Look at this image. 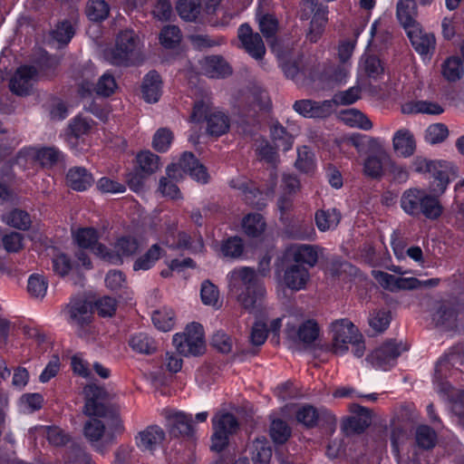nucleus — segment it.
I'll return each instance as SVG.
<instances>
[{"label":"nucleus","mask_w":464,"mask_h":464,"mask_svg":"<svg viewBox=\"0 0 464 464\" xmlns=\"http://www.w3.org/2000/svg\"><path fill=\"white\" fill-rule=\"evenodd\" d=\"M295 165L298 170L304 173H310L314 170V155L307 147L304 146L298 150Z\"/></svg>","instance_id":"obj_56"},{"label":"nucleus","mask_w":464,"mask_h":464,"mask_svg":"<svg viewBox=\"0 0 464 464\" xmlns=\"http://www.w3.org/2000/svg\"><path fill=\"white\" fill-rule=\"evenodd\" d=\"M259 29L266 41L273 44L274 36L278 30V21L272 14H265L259 18Z\"/></svg>","instance_id":"obj_54"},{"label":"nucleus","mask_w":464,"mask_h":464,"mask_svg":"<svg viewBox=\"0 0 464 464\" xmlns=\"http://www.w3.org/2000/svg\"><path fill=\"white\" fill-rule=\"evenodd\" d=\"M117 84L114 77L111 74L105 73L98 81L95 91L97 94L108 97L113 93Z\"/></svg>","instance_id":"obj_64"},{"label":"nucleus","mask_w":464,"mask_h":464,"mask_svg":"<svg viewBox=\"0 0 464 464\" xmlns=\"http://www.w3.org/2000/svg\"><path fill=\"white\" fill-rule=\"evenodd\" d=\"M403 350H406V347H402L401 343L389 341L369 354L366 360L376 368L388 370L395 364L396 359Z\"/></svg>","instance_id":"obj_16"},{"label":"nucleus","mask_w":464,"mask_h":464,"mask_svg":"<svg viewBox=\"0 0 464 464\" xmlns=\"http://www.w3.org/2000/svg\"><path fill=\"white\" fill-rule=\"evenodd\" d=\"M212 425L211 450L219 452L227 445L229 436L237 430L238 422L233 414L219 412L213 417Z\"/></svg>","instance_id":"obj_11"},{"label":"nucleus","mask_w":464,"mask_h":464,"mask_svg":"<svg viewBox=\"0 0 464 464\" xmlns=\"http://www.w3.org/2000/svg\"><path fill=\"white\" fill-rule=\"evenodd\" d=\"M129 344L133 351L140 353L150 354L156 351L154 340L145 333L133 334L129 341Z\"/></svg>","instance_id":"obj_40"},{"label":"nucleus","mask_w":464,"mask_h":464,"mask_svg":"<svg viewBox=\"0 0 464 464\" xmlns=\"http://www.w3.org/2000/svg\"><path fill=\"white\" fill-rule=\"evenodd\" d=\"M190 118L194 121L205 120L207 132L210 136L219 137L229 130L228 117L204 101L195 103Z\"/></svg>","instance_id":"obj_5"},{"label":"nucleus","mask_w":464,"mask_h":464,"mask_svg":"<svg viewBox=\"0 0 464 464\" xmlns=\"http://www.w3.org/2000/svg\"><path fill=\"white\" fill-rule=\"evenodd\" d=\"M277 175L275 171L270 173V186L265 190L261 191L256 185L251 182H242L238 184L237 188L245 196L246 200H270L271 195L274 194L275 187L276 185Z\"/></svg>","instance_id":"obj_25"},{"label":"nucleus","mask_w":464,"mask_h":464,"mask_svg":"<svg viewBox=\"0 0 464 464\" xmlns=\"http://www.w3.org/2000/svg\"><path fill=\"white\" fill-rule=\"evenodd\" d=\"M315 224L322 232L334 229L340 222L341 213L336 208L320 209L315 213Z\"/></svg>","instance_id":"obj_30"},{"label":"nucleus","mask_w":464,"mask_h":464,"mask_svg":"<svg viewBox=\"0 0 464 464\" xmlns=\"http://www.w3.org/2000/svg\"><path fill=\"white\" fill-rule=\"evenodd\" d=\"M319 326L314 320H299L297 314L287 317L285 334L294 343L311 344L319 335Z\"/></svg>","instance_id":"obj_10"},{"label":"nucleus","mask_w":464,"mask_h":464,"mask_svg":"<svg viewBox=\"0 0 464 464\" xmlns=\"http://www.w3.org/2000/svg\"><path fill=\"white\" fill-rule=\"evenodd\" d=\"M64 313L68 323L76 327L78 335L87 338L92 333V304L83 297H76L67 304Z\"/></svg>","instance_id":"obj_6"},{"label":"nucleus","mask_w":464,"mask_h":464,"mask_svg":"<svg viewBox=\"0 0 464 464\" xmlns=\"http://www.w3.org/2000/svg\"><path fill=\"white\" fill-rule=\"evenodd\" d=\"M310 280L308 269L298 264H288L284 269L282 284L292 291L305 289Z\"/></svg>","instance_id":"obj_19"},{"label":"nucleus","mask_w":464,"mask_h":464,"mask_svg":"<svg viewBox=\"0 0 464 464\" xmlns=\"http://www.w3.org/2000/svg\"><path fill=\"white\" fill-rule=\"evenodd\" d=\"M327 22L326 11L324 8H319L316 13L312 16L309 30L306 34V38L311 43H316L322 36L325 24Z\"/></svg>","instance_id":"obj_37"},{"label":"nucleus","mask_w":464,"mask_h":464,"mask_svg":"<svg viewBox=\"0 0 464 464\" xmlns=\"http://www.w3.org/2000/svg\"><path fill=\"white\" fill-rule=\"evenodd\" d=\"M349 409L353 416L347 419L345 429L356 433L364 431L372 423V411L356 403L351 404Z\"/></svg>","instance_id":"obj_23"},{"label":"nucleus","mask_w":464,"mask_h":464,"mask_svg":"<svg viewBox=\"0 0 464 464\" xmlns=\"http://www.w3.org/2000/svg\"><path fill=\"white\" fill-rule=\"evenodd\" d=\"M291 430L282 420H274L270 426V436L275 443H285L290 437Z\"/></svg>","instance_id":"obj_55"},{"label":"nucleus","mask_w":464,"mask_h":464,"mask_svg":"<svg viewBox=\"0 0 464 464\" xmlns=\"http://www.w3.org/2000/svg\"><path fill=\"white\" fill-rule=\"evenodd\" d=\"M256 152L260 160H265L266 163L270 164L273 168L276 167V164L279 161L278 155L276 152V146L273 147L268 141H263L258 148L256 149Z\"/></svg>","instance_id":"obj_61"},{"label":"nucleus","mask_w":464,"mask_h":464,"mask_svg":"<svg viewBox=\"0 0 464 464\" xmlns=\"http://www.w3.org/2000/svg\"><path fill=\"white\" fill-rule=\"evenodd\" d=\"M138 168L137 170L145 176L153 174L160 167V157L150 151H142L136 157Z\"/></svg>","instance_id":"obj_39"},{"label":"nucleus","mask_w":464,"mask_h":464,"mask_svg":"<svg viewBox=\"0 0 464 464\" xmlns=\"http://www.w3.org/2000/svg\"><path fill=\"white\" fill-rule=\"evenodd\" d=\"M25 154L34 162L46 169L53 168L63 158L62 152L54 147L28 148Z\"/></svg>","instance_id":"obj_22"},{"label":"nucleus","mask_w":464,"mask_h":464,"mask_svg":"<svg viewBox=\"0 0 464 464\" xmlns=\"http://www.w3.org/2000/svg\"><path fill=\"white\" fill-rule=\"evenodd\" d=\"M441 72L449 82L459 80L464 72L460 58L456 56L448 58L442 64Z\"/></svg>","instance_id":"obj_44"},{"label":"nucleus","mask_w":464,"mask_h":464,"mask_svg":"<svg viewBox=\"0 0 464 464\" xmlns=\"http://www.w3.org/2000/svg\"><path fill=\"white\" fill-rule=\"evenodd\" d=\"M161 79L160 74L155 72H150L144 78L142 83L143 98L148 102H158L160 96Z\"/></svg>","instance_id":"obj_31"},{"label":"nucleus","mask_w":464,"mask_h":464,"mask_svg":"<svg viewBox=\"0 0 464 464\" xmlns=\"http://www.w3.org/2000/svg\"><path fill=\"white\" fill-rule=\"evenodd\" d=\"M294 109L296 112L307 118H326L334 111L333 102L330 100L323 102L300 100L295 102Z\"/></svg>","instance_id":"obj_20"},{"label":"nucleus","mask_w":464,"mask_h":464,"mask_svg":"<svg viewBox=\"0 0 464 464\" xmlns=\"http://www.w3.org/2000/svg\"><path fill=\"white\" fill-rule=\"evenodd\" d=\"M267 335L266 324L262 322H256L251 328L249 342L254 346H261L267 339Z\"/></svg>","instance_id":"obj_63"},{"label":"nucleus","mask_w":464,"mask_h":464,"mask_svg":"<svg viewBox=\"0 0 464 464\" xmlns=\"http://www.w3.org/2000/svg\"><path fill=\"white\" fill-rule=\"evenodd\" d=\"M160 256V247L159 245L154 244L151 247L140 257H139L134 265V270H148L154 266L156 261Z\"/></svg>","instance_id":"obj_51"},{"label":"nucleus","mask_w":464,"mask_h":464,"mask_svg":"<svg viewBox=\"0 0 464 464\" xmlns=\"http://www.w3.org/2000/svg\"><path fill=\"white\" fill-rule=\"evenodd\" d=\"M91 417L83 425V435L92 448L104 454L116 442L119 435L124 431V425L120 415L102 418Z\"/></svg>","instance_id":"obj_2"},{"label":"nucleus","mask_w":464,"mask_h":464,"mask_svg":"<svg viewBox=\"0 0 464 464\" xmlns=\"http://www.w3.org/2000/svg\"><path fill=\"white\" fill-rule=\"evenodd\" d=\"M139 245L135 238L123 237L117 240L114 250L109 251L104 246H98L96 256L111 264L121 262V256H129L136 253Z\"/></svg>","instance_id":"obj_17"},{"label":"nucleus","mask_w":464,"mask_h":464,"mask_svg":"<svg viewBox=\"0 0 464 464\" xmlns=\"http://www.w3.org/2000/svg\"><path fill=\"white\" fill-rule=\"evenodd\" d=\"M412 168L415 172L430 173L433 177L430 188L435 195L444 193L450 182L449 166L446 163L416 157L412 161Z\"/></svg>","instance_id":"obj_9"},{"label":"nucleus","mask_w":464,"mask_h":464,"mask_svg":"<svg viewBox=\"0 0 464 464\" xmlns=\"http://www.w3.org/2000/svg\"><path fill=\"white\" fill-rule=\"evenodd\" d=\"M237 37L249 55L256 60L263 59L266 53V46L258 33H254L247 24H244L238 28Z\"/></svg>","instance_id":"obj_18"},{"label":"nucleus","mask_w":464,"mask_h":464,"mask_svg":"<svg viewBox=\"0 0 464 464\" xmlns=\"http://www.w3.org/2000/svg\"><path fill=\"white\" fill-rule=\"evenodd\" d=\"M393 149L403 157L411 156L416 149L413 135L408 130H398L392 140Z\"/></svg>","instance_id":"obj_29"},{"label":"nucleus","mask_w":464,"mask_h":464,"mask_svg":"<svg viewBox=\"0 0 464 464\" xmlns=\"http://www.w3.org/2000/svg\"><path fill=\"white\" fill-rule=\"evenodd\" d=\"M289 234L294 239L313 240L315 237V230L310 221H301L293 224L289 228Z\"/></svg>","instance_id":"obj_49"},{"label":"nucleus","mask_w":464,"mask_h":464,"mask_svg":"<svg viewBox=\"0 0 464 464\" xmlns=\"http://www.w3.org/2000/svg\"><path fill=\"white\" fill-rule=\"evenodd\" d=\"M160 40L166 48L175 47L181 40L179 28L176 25L165 26L160 32Z\"/></svg>","instance_id":"obj_57"},{"label":"nucleus","mask_w":464,"mask_h":464,"mask_svg":"<svg viewBox=\"0 0 464 464\" xmlns=\"http://www.w3.org/2000/svg\"><path fill=\"white\" fill-rule=\"evenodd\" d=\"M161 416L166 420V427L169 433L173 437H192L195 429L192 423V417L184 411L174 409H163Z\"/></svg>","instance_id":"obj_14"},{"label":"nucleus","mask_w":464,"mask_h":464,"mask_svg":"<svg viewBox=\"0 0 464 464\" xmlns=\"http://www.w3.org/2000/svg\"><path fill=\"white\" fill-rule=\"evenodd\" d=\"M272 140L276 149L286 151L293 145V136L280 123L276 122L270 129Z\"/></svg>","instance_id":"obj_38"},{"label":"nucleus","mask_w":464,"mask_h":464,"mask_svg":"<svg viewBox=\"0 0 464 464\" xmlns=\"http://www.w3.org/2000/svg\"><path fill=\"white\" fill-rule=\"evenodd\" d=\"M166 438L164 430L158 425H150L135 437L136 446L141 451L153 452Z\"/></svg>","instance_id":"obj_21"},{"label":"nucleus","mask_w":464,"mask_h":464,"mask_svg":"<svg viewBox=\"0 0 464 464\" xmlns=\"http://www.w3.org/2000/svg\"><path fill=\"white\" fill-rule=\"evenodd\" d=\"M418 11L415 0H400L397 4V18L406 30L419 24L416 21Z\"/></svg>","instance_id":"obj_27"},{"label":"nucleus","mask_w":464,"mask_h":464,"mask_svg":"<svg viewBox=\"0 0 464 464\" xmlns=\"http://www.w3.org/2000/svg\"><path fill=\"white\" fill-rule=\"evenodd\" d=\"M2 220L6 225L25 230L31 225V218L27 212L21 209H14L3 215Z\"/></svg>","instance_id":"obj_41"},{"label":"nucleus","mask_w":464,"mask_h":464,"mask_svg":"<svg viewBox=\"0 0 464 464\" xmlns=\"http://www.w3.org/2000/svg\"><path fill=\"white\" fill-rule=\"evenodd\" d=\"M370 154L363 162V174L371 179H380L384 174V167H390L391 170L397 171L398 176L404 174L402 169L392 160L390 155L373 138L368 139Z\"/></svg>","instance_id":"obj_4"},{"label":"nucleus","mask_w":464,"mask_h":464,"mask_svg":"<svg viewBox=\"0 0 464 464\" xmlns=\"http://www.w3.org/2000/svg\"><path fill=\"white\" fill-rule=\"evenodd\" d=\"M340 118L345 123L351 126H358L363 130H370L372 127V121L363 113L355 109L342 111Z\"/></svg>","instance_id":"obj_43"},{"label":"nucleus","mask_w":464,"mask_h":464,"mask_svg":"<svg viewBox=\"0 0 464 464\" xmlns=\"http://www.w3.org/2000/svg\"><path fill=\"white\" fill-rule=\"evenodd\" d=\"M104 56L111 64L118 66L140 63L144 57L140 36L130 29L121 31L116 36L114 47L106 50Z\"/></svg>","instance_id":"obj_3"},{"label":"nucleus","mask_w":464,"mask_h":464,"mask_svg":"<svg viewBox=\"0 0 464 464\" xmlns=\"http://www.w3.org/2000/svg\"><path fill=\"white\" fill-rule=\"evenodd\" d=\"M319 411L311 405L301 407L296 412L297 420L306 427H314L317 424Z\"/></svg>","instance_id":"obj_59"},{"label":"nucleus","mask_w":464,"mask_h":464,"mask_svg":"<svg viewBox=\"0 0 464 464\" xmlns=\"http://www.w3.org/2000/svg\"><path fill=\"white\" fill-rule=\"evenodd\" d=\"M1 243L7 253H18L24 247V237L19 232H6L2 236Z\"/></svg>","instance_id":"obj_48"},{"label":"nucleus","mask_w":464,"mask_h":464,"mask_svg":"<svg viewBox=\"0 0 464 464\" xmlns=\"http://www.w3.org/2000/svg\"><path fill=\"white\" fill-rule=\"evenodd\" d=\"M173 344L179 353L184 356L203 353L205 341L202 325L198 323L187 325L184 333L173 336Z\"/></svg>","instance_id":"obj_7"},{"label":"nucleus","mask_w":464,"mask_h":464,"mask_svg":"<svg viewBox=\"0 0 464 464\" xmlns=\"http://www.w3.org/2000/svg\"><path fill=\"white\" fill-rule=\"evenodd\" d=\"M392 320L391 313L387 310H375L370 314L369 324L376 333L385 331Z\"/></svg>","instance_id":"obj_52"},{"label":"nucleus","mask_w":464,"mask_h":464,"mask_svg":"<svg viewBox=\"0 0 464 464\" xmlns=\"http://www.w3.org/2000/svg\"><path fill=\"white\" fill-rule=\"evenodd\" d=\"M190 237L185 232H179L175 235L174 228H170L168 232L164 243L172 248H189Z\"/></svg>","instance_id":"obj_62"},{"label":"nucleus","mask_w":464,"mask_h":464,"mask_svg":"<svg viewBox=\"0 0 464 464\" xmlns=\"http://www.w3.org/2000/svg\"><path fill=\"white\" fill-rule=\"evenodd\" d=\"M440 195H435L430 189V193L427 194L423 190L418 188H411L404 192L402 196V203H439L438 198Z\"/></svg>","instance_id":"obj_47"},{"label":"nucleus","mask_w":464,"mask_h":464,"mask_svg":"<svg viewBox=\"0 0 464 464\" xmlns=\"http://www.w3.org/2000/svg\"><path fill=\"white\" fill-rule=\"evenodd\" d=\"M93 182L92 175L82 167H74L69 169L66 175L68 187L74 190L82 191Z\"/></svg>","instance_id":"obj_28"},{"label":"nucleus","mask_w":464,"mask_h":464,"mask_svg":"<svg viewBox=\"0 0 464 464\" xmlns=\"http://www.w3.org/2000/svg\"><path fill=\"white\" fill-rule=\"evenodd\" d=\"M38 72L34 66L24 65L16 69L9 79L8 87L13 94L28 96L34 91Z\"/></svg>","instance_id":"obj_15"},{"label":"nucleus","mask_w":464,"mask_h":464,"mask_svg":"<svg viewBox=\"0 0 464 464\" xmlns=\"http://www.w3.org/2000/svg\"><path fill=\"white\" fill-rule=\"evenodd\" d=\"M243 251L244 245L238 237H231L224 240L221 245V253L226 257L238 258L242 256Z\"/></svg>","instance_id":"obj_53"},{"label":"nucleus","mask_w":464,"mask_h":464,"mask_svg":"<svg viewBox=\"0 0 464 464\" xmlns=\"http://www.w3.org/2000/svg\"><path fill=\"white\" fill-rule=\"evenodd\" d=\"M48 288V281L40 274H33L27 281V291L32 298L42 300Z\"/></svg>","instance_id":"obj_42"},{"label":"nucleus","mask_w":464,"mask_h":464,"mask_svg":"<svg viewBox=\"0 0 464 464\" xmlns=\"http://www.w3.org/2000/svg\"><path fill=\"white\" fill-rule=\"evenodd\" d=\"M73 239L81 248H90L95 255L98 244L97 231L92 227L79 228L73 233Z\"/></svg>","instance_id":"obj_34"},{"label":"nucleus","mask_w":464,"mask_h":464,"mask_svg":"<svg viewBox=\"0 0 464 464\" xmlns=\"http://www.w3.org/2000/svg\"><path fill=\"white\" fill-rule=\"evenodd\" d=\"M200 295L202 302L207 305L216 306L218 303L219 292L208 280L202 283Z\"/></svg>","instance_id":"obj_60"},{"label":"nucleus","mask_w":464,"mask_h":464,"mask_svg":"<svg viewBox=\"0 0 464 464\" xmlns=\"http://www.w3.org/2000/svg\"><path fill=\"white\" fill-rule=\"evenodd\" d=\"M110 12L109 5L104 0H91L85 9L86 15L92 21H102L105 19Z\"/></svg>","instance_id":"obj_50"},{"label":"nucleus","mask_w":464,"mask_h":464,"mask_svg":"<svg viewBox=\"0 0 464 464\" xmlns=\"http://www.w3.org/2000/svg\"><path fill=\"white\" fill-rule=\"evenodd\" d=\"M333 343L332 351L335 354H343L349 345L362 338L357 327L348 319H341L332 324Z\"/></svg>","instance_id":"obj_12"},{"label":"nucleus","mask_w":464,"mask_h":464,"mask_svg":"<svg viewBox=\"0 0 464 464\" xmlns=\"http://www.w3.org/2000/svg\"><path fill=\"white\" fill-rule=\"evenodd\" d=\"M204 70L211 78H223L232 73L231 67L221 56L207 57Z\"/></svg>","instance_id":"obj_32"},{"label":"nucleus","mask_w":464,"mask_h":464,"mask_svg":"<svg viewBox=\"0 0 464 464\" xmlns=\"http://www.w3.org/2000/svg\"><path fill=\"white\" fill-rule=\"evenodd\" d=\"M151 320L155 327L160 331H170L175 324L174 312L170 308L155 311L152 314Z\"/></svg>","instance_id":"obj_45"},{"label":"nucleus","mask_w":464,"mask_h":464,"mask_svg":"<svg viewBox=\"0 0 464 464\" xmlns=\"http://www.w3.org/2000/svg\"><path fill=\"white\" fill-rule=\"evenodd\" d=\"M287 256L294 262L293 264L314 267L318 260V247L305 244L295 245L288 249Z\"/></svg>","instance_id":"obj_24"},{"label":"nucleus","mask_w":464,"mask_h":464,"mask_svg":"<svg viewBox=\"0 0 464 464\" xmlns=\"http://www.w3.org/2000/svg\"><path fill=\"white\" fill-rule=\"evenodd\" d=\"M415 440L420 448L430 450L436 445L437 434L430 427L420 425L416 429Z\"/></svg>","instance_id":"obj_46"},{"label":"nucleus","mask_w":464,"mask_h":464,"mask_svg":"<svg viewBox=\"0 0 464 464\" xmlns=\"http://www.w3.org/2000/svg\"><path fill=\"white\" fill-rule=\"evenodd\" d=\"M242 228L248 237H257L264 233L266 222L260 214H248L242 220Z\"/></svg>","instance_id":"obj_36"},{"label":"nucleus","mask_w":464,"mask_h":464,"mask_svg":"<svg viewBox=\"0 0 464 464\" xmlns=\"http://www.w3.org/2000/svg\"><path fill=\"white\" fill-rule=\"evenodd\" d=\"M227 280L228 294L246 310H253L266 294L258 275L248 266L233 269L227 275Z\"/></svg>","instance_id":"obj_1"},{"label":"nucleus","mask_w":464,"mask_h":464,"mask_svg":"<svg viewBox=\"0 0 464 464\" xmlns=\"http://www.w3.org/2000/svg\"><path fill=\"white\" fill-rule=\"evenodd\" d=\"M85 404L84 414L90 417L107 418L119 415L118 411L107 403L108 392L95 384L87 385L84 388Z\"/></svg>","instance_id":"obj_8"},{"label":"nucleus","mask_w":464,"mask_h":464,"mask_svg":"<svg viewBox=\"0 0 464 464\" xmlns=\"http://www.w3.org/2000/svg\"><path fill=\"white\" fill-rule=\"evenodd\" d=\"M361 88L354 86L347 91L339 92L330 100L333 102V108L336 105H349L356 102L360 98Z\"/></svg>","instance_id":"obj_58"},{"label":"nucleus","mask_w":464,"mask_h":464,"mask_svg":"<svg viewBox=\"0 0 464 464\" xmlns=\"http://www.w3.org/2000/svg\"><path fill=\"white\" fill-rule=\"evenodd\" d=\"M188 173L194 179L202 183H207L208 180V174L207 169L201 164L192 152H184L178 164L172 163L167 168V175L170 179H178L181 178L179 169Z\"/></svg>","instance_id":"obj_13"},{"label":"nucleus","mask_w":464,"mask_h":464,"mask_svg":"<svg viewBox=\"0 0 464 464\" xmlns=\"http://www.w3.org/2000/svg\"><path fill=\"white\" fill-rule=\"evenodd\" d=\"M251 459L255 464H269L272 458V448L265 439H256L252 442Z\"/></svg>","instance_id":"obj_33"},{"label":"nucleus","mask_w":464,"mask_h":464,"mask_svg":"<svg viewBox=\"0 0 464 464\" xmlns=\"http://www.w3.org/2000/svg\"><path fill=\"white\" fill-rule=\"evenodd\" d=\"M414 49L420 54H427L434 49L435 38L432 34H423L420 24L406 30Z\"/></svg>","instance_id":"obj_26"},{"label":"nucleus","mask_w":464,"mask_h":464,"mask_svg":"<svg viewBox=\"0 0 464 464\" xmlns=\"http://www.w3.org/2000/svg\"><path fill=\"white\" fill-rule=\"evenodd\" d=\"M176 10L181 19L187 22H195L201 13V2L199 0H179Z\"/></svg>","instance_id":"obj_35"}]
</instances>
